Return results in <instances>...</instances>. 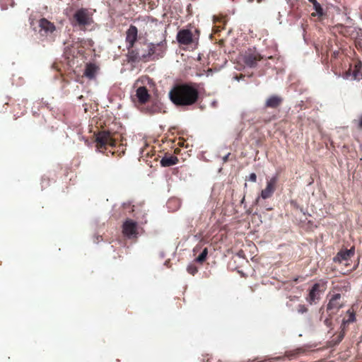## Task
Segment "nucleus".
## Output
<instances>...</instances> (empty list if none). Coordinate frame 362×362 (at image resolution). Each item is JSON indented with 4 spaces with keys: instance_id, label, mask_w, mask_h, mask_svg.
Masks as SVG:
<instances>
[{
    "instance_id": "nucleus-1",
    "label": "nucleus",
    "mask_w": 362,
    "mask_h": 362,
    "mask_svg": "<svg viewBox=\"0 0 362 362\" xmlns=\"http://www.w3.org/2000/svg\"><path fill=\"white\" fill-rule=\"evenodd\" d=\"M169 98L177 107L194 105L199 98L198 85L192 83L176 84L169 92Z\"/></svg>"
},
{
    "instance_id": "nucleus-2",
    "label": "nucleus",
    "mask_w": 362,
    "mask_h": 362,
    "mask_svg": "<svg viewBox=\"0 0 362 362\" xmlns=\"http://www.w3.org/2000/svg\"><path fill=\"white\" fill-rule=\"evenodd\" d=\"M138 39V29L134 25H131L126 31V43L128 50L127 57L129 62H138L140 61V55L139 54V49L135 47V43Z\"/></svg>"
},
{
    "instance_id": "nucleus-3",
    "label": "nucleus",
    "mask_w": 362,
    "mask_h": 362,
    "mask_svg": "<svg viewBox=\"0 0 362 362\" xmlns=\"http://www.w3.org/2000/svg\"><path fill=\"white\" fill-rule=\"evenodd\" d=\"M69 20L73 27L78 28L82 31H86L93 23L92 13L85 8L76 10Z\"/></svg>"
},
{
    "instance_id": "nucleus-4",
    "label": "nucleus",
    "mask_w": 362,
    "mask_h": 362,
    "mask_svg": "<svg viewBox=\"0 0 362 362\" xmlns=\"http://www.w3.org/2000/svg\"><path fill=\"white\" fill-rule=\"evenodd\" d=\"M167 49L165 40L158 43H149L147 45V53L140 55V61L148 62L163 58Z\"/></svg>"
},
{
    "instance_id": "nucleus-5",
    "label": "nucleus",
    "mask_w": 362,
    "mask_h": 362,
    "mask_svg": "<svg viewBox=\"0 0 362 362\" xmlns=\"http://www.w3.org/2000/svg\"><path fill=\"white\" fill-rule=\"evenodd\" d=\"M327 282L320 280V282L315 284L309 291L306 300L310 304L316 303V300H319L321 294L326 289Z\"/></svg>"
},
{
    "instance_id": "nucleus-6",
    "label": "nucleus",
    "mask_w": 362,
    "mask_h": 362,
    "mask_svg": "<svg viewBox=\"0 0 362 362\" xmlns=\"http://www.w3.org/2000/svg\"><path fill=\"white\" fill-rule=\"evenodd\" d=\"M96 146L99 149H107V146H116L117 141L109 132H101L96 136Z\"/></svg>"
},
{
    "instance_id": "nucleus-7",
    "label": "nucleus",
    "mask_w": 362,
    "mask_h": 362,
    "mask_svg": "<svg viewBox=\"0 0 362 362\" xmlns=\"http://www.w3.org/2000/svg\"><path fill=\"white\" fill-rule=\"evenodd\" d=\"M177 40L182 45H190L198 43V37H194L192 32L189 29H181L177 34Z\"/></svg>"
},
{
    "instance_id": "nucleus-8",
    "label": "nucleus",
    "mask_w": 362,
    "mask_h": 362,
    "mask_svg": "<svg viewBox=\"0 0 362 362\" xmlns=\"http://www.w3.org/2000/svg\"><path fill=\"white\" fill-rule=\"evenodd\" d=\"M263 59V57L255 49H249L243 55V60L245 65L249 67H254L257 62Z\"/></svg>"
},
{
    "instance_id": "nucleus-9",
    "label": "nucleus",
    "mask_w": 362,
    "mask_h": 362,
    "mask_svg": "<svg viewBox=\"0 0 362 362\" xmlns=\"http://www.w3.org/2000/svg\"><path fill=\"white\" fill-rule=\"evenodd\" d=\"M150 94L145 86H139L136 90V93L132 95V100L139 105L146 104L150 99Z\"/></svg>"
},
{
    "instance_id": "nucleus-10",
    "label": "nucleus",
    "mask_w": 362,
    "mask_h": 362,
    "mask_svg": "<svg viewBox=\"0 0 362 362\" xmlns=\"http://www.w3.org/2000/svg\"><path fill=\"white\" fill-rule=\"evenodd\" d=\"M38 26L40 28L39 33L43 37L52 34L56 30L54 24L45 18L39 20Z\"/></svg>"
},
{
    "instance_id": "nucleus-11",
    "label": "nucleus",
    "mask_w": 362,
    "mask_h": 362,
    "mask_svg": "<svg viewBox=\"0 0 362 362\" xmlns=\"http://www.w3.org/2000/svg\"><path fill=\"white\" fill-rule=\"evenodd\" d=\"M122 233L129 238H136L138 235L137 223L131 219H127L122 225Z\"/></svg>"
},
{
    "instance_id": "nucleus-12",
    "label": "nucleus",
    "mask_w": 362,
    "mask_h": 362,
    "mask_svg": "<svg viewBox=\"0 0 362 362\" xmlns=\"http://www.w3.org/2000/svg\"><path fill=\"white\" fill-rule=\"evenodd\" d=\"M341 294L337 293L334 294L329 300L327 306V310L329 312V315L336 314L338 310L342 308L343 303L341 302Z\"/></svg>"
},
{
    "instance_id": "nucleus-13",
    "label": "nucleus",
    "mask_w": 362,
    "mask_h": 362,
    "mask_svg": "<svg viewBox=\"0 0 362 362\" xmlns=\"http://www.w3.org/2000/svg\"><path fill=\"white\" fill-rule=\"evenodd\" d=\"M355 254V248L352 247L349 250H341L337 255L334 257L333 260L334 262L342 263L344 262V264L347 266L349 264L347 262Z\"/></svg>"
},
{
    "instance_id": "nucleus-14",
    "label": "nucleus",
    "mask_w": 362,
    "mask_h": 362,
    "mask_svg": "<svg viewBox=\"0 0 362 362\" xmlns=\"http://www.w3.org/2000/svg\"><path fill=\"white\" fill-rule=\"evenodd\" d=\"M277 181V176H274L267 181L265 189L262 190L261 192V197L262 199H266L272 196L276 190Z\"/></svg>"
},
{
    "instance_id": "nucleus-15",
    "label": "nucleus",
    "mask_w": 362,
    "mask_h": 362,
    "mask_svg": "<svg viewBox=\"0 0 362 362\" xmlns=\"http://www.w3.org/2000/svg\"><path fill=\"white\" fill-rule=\"evenodd\" d=\"M99 71V66L94 63H87L84 69L83 75L89 79L95 78Z\"/></svg>"
},
{
    "instance_id": "nucleus-16",
    "label": "nucleus",
    "mask_w": 362,
    "mask_h": 362,
    "mask_svg": "<svg viewBox=\"0 0 362 362\" xmlns=\"http://www.w3.org/2000/svg\"><path fill=\"white\" fill-rule=\"evenodd\" d=\"M283 98L279 95L270 96L265 103V107L269 108H276L281 105Z\"/></svg>"
},
{
    "instance_id": "nucleus-17",
    "label": "nucleus",
    "mask_w": 362,
    "mask_h": 362,
    "mask_svg": "<svg viewBox=\"0 0 362 362\" xmlns=\"http://www.w3.org/2000/svg\"><path fill=\"white\" fill-rule=\"evenodd\" d=\"M177 157L175 156H165L160 160V165L163 167H170L178 163Z\"/></svg>"
},
{
    "instance_id": "nucleus-18",
    "label": "nucleus",
    "mask_w": 362,
    "mask_h": 362,
    "mask_svg": "<svg viewBox=\"0 0 362 362\" xmlns=\"http://www.w3.org/2000/svg\"><path fill=\"white\" fill-rule=\"evenodd\" d=\"M308 1L313 4V8L315 10V12L312 13L311 16L313 17L317 16L319 18H321L325 13L320 4L317 0H308Z\"/></svg>"
},
{
    "instance_id": "nucleus-19",
    "label": "nucleus",
    "mask_w": 362,
    "mask_h": 362,
    "mask_svg": "<svg viewBox=\"0 0 362 362\" xmlns=\"http://www.w3.org/2000/svg\"><path fill=\"white\" fill-rule=\"evenodd\" d=\"M333 29L335 31H337L340 34H341L343 36L345 37H351V27L345 26L343 24H337L333 27Z\"/></svg>"
},
{
    "instance_id": "nucleus-20",
    "label": "nucleus",
    "mask_w": 362,
    "mask_h": 362,
    "mask_svg": "<svg viewBox=\"0 0 362 362\" xmlns=\"http://www.w3.org/2000/svg\"><path fill=\"white\" fill-rule=\"evenodd\" d=\"M362 64L358 62L354 64V69L353 70V77L356 80H360L362 78Z\"/></svg>"
},
{
    "instance_id": "nucleus-21",
    "label": "nucleus",
    "mask_w": 362,
    "mask_h": 362,
    "mask_svg": "<svg viewBox=\"0 0 362 362\" xmlns=\"http://www.w3.org/2000/svg\"><path fill=\"white\" fill-rule=\"evenodd\" d=\"M208 255V249L205 247L201 254L195 259V261L197 262H199L200 264H202L204 262H205L206 257Z\"/></svg>"
},
{
    "instance_id": "nucleus-22",
    "label": "nucleus",
    "mask_w": 362,
    "mask_h": 362,
    "mask_svg": "<svg viewBox=\"0 0 362 362\" xmlns=\"http://www.w3.org/2000/svg\"><path fill=\"white\" fill-rule=\"evenodd\" d=\"M160 110V107L156 104L152 105L151 107H147L146 108V112L149 115H153L156 112H158Z\"/></svg>"
},
{
    "instance_id": "nucleus-23",
    "label": "nucleus",
    "mask_w": 362,
    "mask_h": 362,
    "mask_svg": "<svg viewBox=\"0 0 362 362\" xmlns=\"http://www.w3.org/2000/svg\"><path fill=\"white\" fill-rule=\"evenodd\" d=\"M296 311L298 314L303 315L308 312V308L304 304H299L296 307Z\"/></svg>"
},
{
    "instance_id": "nucleus-24",
    "label": "nucleus",
    "mask_w": 362,
    "mask_h": 362,
    "mask_svg": "<svg viewBox=\"0 0 362 362\" xmlns=\"http://www.w3.org/2000/svg\"><path fill=\"white\" fill-rule=\"evenodd\" d=\"M303 352V350L302 349H296L294 351L286 352V356L288 358H291L292 357L297 356L298 354H301Z\"/></svg>"
},
{
    "instance_id": "nucleus-25",
    "label": "nucleus",
    "mask_w": 362,
    "mask_h": 362,
    "mask_svg": "<svg viewBox=\"0 0 362 362\" xmlns=\"http://www.w3.org/2000/svg\"><path fill=\"white\" fill-rule=\"evenodd\" d=\"M187 270L192 275H194L198 272L197 267L193 264L188 265Z\"/></svg>"
},
{
    "instance_id": "nucleus-26",
    "label": "nucleus",
    "mask_w": 362,
    "mask_h": 362,
    "mask_svg": "<svg viewBox=\"0 0 362 362\" xmlns=\"http://www.w3.org/2000/svg\"><path fill=\"white\" fill-rule=\"evenodd\" d=\"M353 122L356 125L358 129H362V114L358 117L357 119H354Z\"/></svg>"
},
{
    "instance_id": "nucleus-27",
    "label": "nucleus",
    "mask_w": 362,
    "mask_h": 362,
    "mask_svg": "<svg viewBox=\"0 0 362 362\" xmlns=\"http://www.w3.org/2000/svg\"><path fill=\"white\" fill-rule=\"evenodd\" d=\"M344 333L340 332L339 334L336 337V339H334L333 340L335 341V344H339L344 338Z\"/></svg>"
},
{
    "instance_id": "nucleus-28",
    "label": "nucleus",
    "mask_w": 362,
    "mask_h": 362,
    "mask_svg": "<svg viewBox=\"0 0 362 362\" xmlns=\"http://www.w3.org/2000/svg\"><path fill=\"white\" fill-rule=\"evenodd\" d=\"M123 207L124 209H131V211L132 212H134L136 210H135V206H132V207H131V204H128V203H124L123 204Z\"/></svg>"
},
{
    "instance_id": "nucleus-29",
    "label": "nucleus",
    "mask_w": 362,
    "mask_h": 362,
    "mask_svg": "<svg viewBox=\"0 0 362 362\" xmlns=\"http://www.w3.org/2000/svg\"><path fill=\"white\" fill-rule=\"evenodd\" d=\"M249 180L255 182L257 181V175L255 173H252L249 176Z\"/></svg>"
},
{
    "instance_id": "nucleus-30",
    "label": "nucleus",
    "mask_w": 362,
    "mask_h": 362,
    "mask_svg": "<svg viewBox=\"0 0 362 362\" xmlns=\"http://www.w3.org/2000/svg\"><path fill=\"white\" fill-rule=\"evenodd\" d=\"M65 54H66V55H71V56H73V57L74 56V52H71V50L69 49V47H66L65 48Z\"/></svg>"
},
{
    "instance_id": "nucleus-31",
    "label": "nucleus",
    "mask_w": 362,
    "mask_h": 362,
    "mask_svg": "<svg viewBox=\"0 0 362 362\" xmlns=\"http://www.w3.org/2000/svg\"><path fill=\"white\" fill-rule=\"evenodd\" d=\"M324 323L327 326V327H329L332 324V320L329 318H326L325 320H324Z\"/></svg>"
},
{
    "instance_id": "nucleus-32",
    "label": "nucleus",
    "mask_w": 362,
    "mask_h": 362,
    "mask_svg": "<svg viewBox=\"0 0 362 362\" xmlns=\"http://www.w3.org/2000/svg\"><path fill=\"white\" fill-rule=\"evenodd\" d=\"M230 156V153H228L227 155H226L223 158V163H226L228 160V158L229 156Z\"/></svg>"
},
{
    "instance_id": "nucleus-33",
    "label": "nucleus",
    "mask_w": 362,
    "mask_h": 362,
    "mask_svg": "<svg viewBox=\"0 0 362 362\" xmlns=\"http://www.w3.org/2000/svg\"><path fill=\"white\" fill-rule=\"evenodd\" d=\"M140 215H141V213H140V212H136V213L134 214V216L136 218L139 219V218H140V216H141Z\"/></svg>"
},
{
    "instance_id": "nucleus-34",
    "label": "nucleus",
    "mask_w": 362,
    "mask_h": 362,
    "mask_svg": "<svg viewBox=\"0 0 362 362\" xmlns=\"http://www.w3.org/2000/svg\"><path fill=\"white\" fill-rule=\"evenodd\" d=\"M354 320H355L354 315V314H351L349 317V321L353 322V321H354Z\"/></svg>"
},
{
    "instance_id": "nucleus-35",
    "label": "nucleus",
    "mask_w": 362,
    "mask_h": 362,
    "mask_svg": "<svg viewBox=\"0 0 362 362\" xmlns=\"http://www.w3.org/2000/svg\"><path fill=\"white\" fill-rule=\"evenodd\" d=\"M146 53H147V50H146V51H145V50H139V55H141V54H146Z\"/></svg>"
},
{
    "instance_id": "nucleus-36",
    "label": "nucleus",
    "mask_w": 362,
    "mask_h": 362,
    "mask_svg": "<svg viewBox=\"0 0 362 362\" xmlns=\"http://www.w3.org/2000/svg\"><path fill=\"white\" fill-rule=\"evenodd\" d=\"M146 53H147V50H146V51H145V50H139V55H141V54H146Z\"/></svg>"
},
{
    "instance_id": "nucleus-37",
    "label": "nucleus",
    "mask_w": 362,
    "mask_h": 362,
    "mask_svg": "<svg viewBox=\"0 0 362 362\" xmlns=\"http://www.w3.org/2000/svg\"><path fill=\"white\" fill-rule=\"evenodd\" d=\"M296 298L295 296H293V297H290V300H293L294 299H296Z\"/></svg>"
},
{
    "instance_id": "nucleus-38",
    "label": "nucleus",
    "mask_w": 362,
    "mask_h": 362,
    "mask_svg": "<svg viewBox=\"0 0 362 362\" xmlns=\"http://www.w3.org/2000/svg\"><path fill=\"white\" fill-rule=\"evenodd\" d=\"M83 98V95H80L79 97H78V99L81 100V99H82Z\"/></svg>"
},
{
    "instance_id": "nucleus-39",
    "label": "nucleus",
    "mask_w": 362,
    "mask_h": 362,
    "mask_svg": "<svg viewBox=\"0 0 362 362\" xmlns=\"http://www.w3.org/2000/svg\"><path fill=\"white\" fill-rule=\"evenodd\" d=\"M287 306H288V307H291V305L290 303H287Z\"/></svg>"
},
{
    "instance_id": "nucleus-40",
    "label": "nucleus",
    "mask_w": 362,
    "mask_h": 362,
    "mask_svg": "<svg viewBox=\"0 0 362 362\" xmlns=\"http://www.w3.org/2000/svg\"><path fill=\"white\" fill-rule=\"evenodd\" d=\"M195 32L199 35V31L198 30H196Z\"/></svg>"
},
{
    "instance_id": "nucleus-41",
    "label": "nucleus",
    "mask_w": 362,
    "mask_h": 362,
    "mask_svg": "<svg viewBox=\"0 0 362 362\" xmlns=\"http://www.w3.org/2000/svg\"><path fill=\"white\" fill-rule=\"evenodd\" d=\"M171 202H172V201L168 202V205H169V204H171Z\"/></svg>"
},
{
    "instance_id": "nucleus-42",
    "label": "nucleus",
    "mask_w": 362,
    "mask_h": 362,
    "mask_svg": "<svg viewBox=\"0 0 362 362\" xmlns=\"http://www.w3.org/2000/svg\"><path fill=\"white\" fill-rule=\"evenodd\" d=\"M294 281L297 282L298 281V279H295Z\"/></svg>"
},
{
    "instance_id": "nucleus-43",
    "label": "nucleus",
    "mask_w": 362,
    "mask_h": 362,
    "mask_svg": "<svg viewBox=\"0 0 362 362\" xmlns=\"http://www.w3.org/2000/svg\"><path fill=\"white\" fill-rule=\"evenodd\" d=\"M218 362H222V361H221V360H218Z\"/></svg>"
}]
</instances>
